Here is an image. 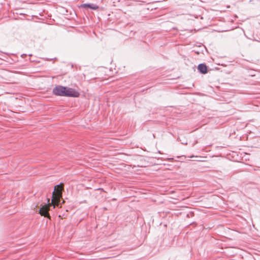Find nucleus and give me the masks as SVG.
<instances>
[{"label":"nucleus","instance_id":"20e7f679","mask_svg":"<svg viewBox=\"0 0 260 260\" xmlns=\"http://www.w3.org/2000/svg\"><path fill=\"white\" fill-rule=\"evenodd\" d=\"M82 7L84 8H89L92 10H97L99 8V7L94 4H84L81 5Z\"/></svg>","mask_w":260,"mask_h":260},{"label":"nucleus","instance_id":"f03ea898","mask_svg":"<svg viewBox=\"0 0 260 260\" xmlns=\"http://www.w3.org/2000/svg\"><path fill=\"white\" fill-rule=\"evenodd\" d=\"M63 184L62 183H60V184L57 185L54 187V190L53 191V194L52 197L53 199H52L51 203L49 204L48 205H44L42 206V208L40 209V214L42 216H44V217H48L49 216V214L48 213V211L49 210V206L53 204L54 201V194L56 193L57 196H60L61 194V191L63 189L62 187H60V185H62Z\"/></svg>","mask_w":260,"mask_h":260},{"label":"nucleus","instance_id":"423d86ee","mask_svg":"<svg viewBox=\"0 0 260 260\" xmlns=\"http://www.w3.org/2000/svg\"><path fill=\"white\" fill-rule=\"evenodd\" d=\"M55 205H55V204L53 205V208H55Z\"/></svg>","mask_w":260,"mask_h":260},{"label":"nucleus","instance_id":"39448f33","mask_svg":"<svg viewBox=\"0 0 260 260\" xmlns=\"http://www.w3.org/2000/svg\"><path fill=\"white\" fill-rule=\"evenodd\" d=\"M194 157V156H193V155H192V156H189V157H190V158H192V157Z\"/></svg>","mask_w":260,"mask_h":260},{"label":"nucleus","instance_id":"7ed1b4c3","mask_svg":"<svg viewBox=\"0 0 260 260\" xmlns=\"http://www.w3.org/2000/svg\"><path fill=\"white\" fill-rule=\"evenodd\" d=\"M198 70L202 74H206L207 72V66L204 63H200L198 67Z\"/></svg>","mask_w":260,"mask_h":260},{"label":"nucleus","instance_id":"f257e3e1","mask_svg":"<svg viewBox=\"0 0 260 260\" xmlns=\"http://www.w3.org/2000/svg\"><path fill=\"white\" fill-rule=\"evenodd\" d=\"M52 93L61 96L77 98L79 96V93L75 89L61 85L56 86L52 90Z\"/></svg>","mask_w":260,"mask_h":260}]
</instances>
